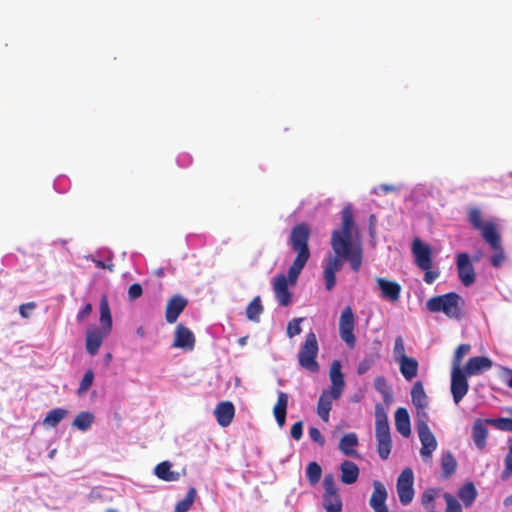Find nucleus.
<instances>
[{
	"instance_id": "1",
	"label": "nucleus",
	"mask_w": 512,
	"mask_h": 512,
	"mask_svg": "<svg viewBox=\"0 0 512 512\" xmlns=\"http://www.w3.org/2000/svg\"><path fill=\"white\" fill-rule=\"evenodd\" d=\"M342 224L331 235V247L334 255H329L323 269L325 287L332 290L336 284V273L340 271L347 260L354 272H358L362 266L363 250L360 244L352 243V232L355 226L353 211L346 206L341 211Z\"/></svg>"
},
{
	"instance_id": "2",
	"label": "nucleus",
	"mask_w": 512,
	"mask_h": 512,
	"mask_svg": "<svg viewBox=\"0 0 512 512\" xmlns=\"http://www.w3.org/2000/svg\"><path fill=\"white\" fill-rule=\"evenodd\" d=\"M311 235L310 227L307 223L296 224L288 238V244L291 249L297 253L292 265L288 269L287 276L279 274L274 277L272 282L273 292L279 305L287 307L292 302V293L288 288V282L295 285L299 275L310 258L309 239Z\"/></svg>"
},
{
	"instance_id": "3",
	"label": "nucleus",
	"mask_w": 512,
	"mask_h": 512,
	"mask_svg": "<svg viewBox=\"0 0 512 512\" xmlns=\"http://www.w3.org/2000/svg\"><path fill=\"white\" fill-rule=\"evenodd\" d=\"M426 306L430 312H443L447 317L459 320L463 317L465 301L459 294L449 292L430 298Z\"/></svg>"
},
{
	"instance_id": "4",
	"label": "nucleus",
	"mask_w": 512,
	"mask_h": 512,
	"mask_svg": "<svg viewBox=\"0 0 512 512\" xmlns=\"http://www.w3.org/2000/svg\"><path fill=\"white\" fill-rule=\"evenodd\" d=\"M412 254L417 267L425 272L424 281L432 284L440 275L438 270H432V248L419 238H415L412 242Z\"/></svg>"
},
{
	"instance_id": "5",
	"label": "nucleus",
	"mask_w": 512,
	"mask_h": 512,
	"mask_svg": "<svg viewBox=\"0 0 512 512\" xmlns=\"http://www.w3.org/2000/svg\"><path fill=\"white\" fill-rule=\"evenodd\" d=\"M375 419V435L378 441L377 452L381 459L386 460L391 452L392 441L388 416L381 405L376 406Z\"/></svg>"
},
{
	"instance_id": "6",
	"label": "nucleus",
	"mask_w": 512,
	"mask_h": 512,
	"mask_svg": "<svg viewBox=\"0 0 512 512\" xmlns=\"http://www.w3.org/2000/svg\"><path fill=\"white\" fill-rule=\"evenodd\" d=\"M318 351L319 347L316 334L309 332L298 354L299 365L309 372L317 373L320 369L319 363L316 360Z\"/></svg>"
},
{
	"instance_id": "7",
	"label": "nucleus",
	"mask_w": 512,
	"mask_h": 512,
	"mask_svg": "<svg viewBox=\"0 0 512 512\" xmlns=\"http://www.w3.org/2000/svg\"><path fill=\"white\" fill-rule=\"evenodd\" d=\"M324 493L322 506L326 512H341L343 503L333 474H327L323 480Z\"/></svg>"
},
{
	"instance_id": "8",
	"label": "nucleus",
	"mask_w": 512,
	"mask_h": 512,
	"mask_svg": "<svg viewBox=\"0 0 512 512\" xmlns=\"http://www.w3.org/2000/svg\"><path fill=\"white\" fill-rule=\"evenodd\" d=\"M355 318L353 310L350 306L343 309L339 319V333L341 339L347 344L350 349H353L356 344L354 335Z\"/></svg>"
},
{
	"instance_id": "9",
	"label": "nucleus",
	"mask_w": 512,
	"mask_h": 512,
	"mask_svg": "<svg viewBox=\"0 0 512 512\" xmlns=\"http://www.w3.org/2000/svg\"><path fill=\"white\" fill-rule=\"evenodd\" d=\"M414 475L411 468H405L397 479V493L402 505L411 503L414 497Z\"/></svg>"
},
{
	"instance_id": "10",
	"label": "nucleus",
	"mask_w": 512,
	"mask_h": 512,
	"mask_svg": "<svg viewBox=\"0 0 512 512\" xmlns=\"http://www.w3.org/2000/svg\"><path fill=\"white\" fill-rule=\"evenodd\" d=\"M467 374L460 367H453L451 372V393L455 404H459L469 390Z\"/></svg>"
},
{
	"instance_id": "11",
	"label": "nucleus",
	"mask_w": 512,
	"mask_h": 512,
	"mask_svg": "<svg viewBox=\"0 0 512 512\" xmlns=\"http://www.w3.org/2000/svg\"><path fill=\"white\" fill-rule=\"evenodd\" d=\"M417 431L422 445L420 455L424 461H430L432 453L437 448L436 438L430 431L428 424H425L424 421L417 426Z\"/></svg>"
},
{
	"instance_id": "12",
	"label": "nucleus",
	"mask_w": 512,
	"mask_h": 512,
	"mask_svg": "<svg viewBox=\"0 0 512 512\" xmlns=\"http://www.w3.org/2000/svg\"><path fill=\"white\" fill-rule=\"evenodd\" d=\"M457 272L461 283L469 287L476 280L475 269L467 253H459L456 260Z\"/></svg>"
},
{
	"instance_id": "13",
	"label": "nucleus",
	"mask_w": 512,
	"mask_h": 512,
	"mask_svg": "<svg viewBox=\"0 0 512 512\" xmlns=\"http://www.w3.org/2000/svg\"><path fill=\"white\" fill-rule=\"evenodd\" d=\"M187 305L188 300L180 294H175L171 298H169L165 310L166 321L169 324L175 323Z\"/></svg>"
},
{
	"instance_id": "14",
	"label": "nucleus",
	"mask_w": 512,
	"mask_h": 512,
	"mask_svg": "<svg viewBox=\"0 0 512 512\" xmlns=\"http://www.w3.org/2000/svg\"><path fill=\"white\" fill-rule=\"evenodd\" d=\"M375 281L381 292L382 298L387 299L393 303L400 299L402 288L398 282L388 280L383 277H377Z\"/></svg>"
},
{
	"instance_id": "15",
	"label": "nucleus",
	"mask_w": 512,
	"mask_h": 512,
	"mask_svg": "<svg viewBox=\"0 0 512 512\" xmlns=\"http://www.w3.org/2000/svg\"><path fill=\"white\" fill-rule=\"evenodd\" d=\"M109 332L97 328L91 327L86 331V350L91 355L94 356L98 353L104 339L108 336Z\"/></svg>"
},
{
	"instance_id": "16",
	"label": "nucleus",
	"mask_w": 512,
	"mask_h": 512,
	"mask_svg": "<svg viewBox=\"0 0 512 512\" xmlns=\"http://www.w3.org/2000/svg\"><path fill=\"white\" fill-rule=\"evenodd\" d=\"M387 490L380 481H374L370 506L375 512H389L386 506Z\"/></svg>"
},
{
	"instance_id": "17",
	"label": "nucleus",
	"mask_w": 512,
	"mask_h": 512,
	"mask_svg": "<svg viewBox=\"0 0 512 512\" xmlns=\"http://www.w3.org/2000/svg\"><path fill=\"white\" fill-rule=\"evenodd\" d=\"M330 381H331V387L328 390L331 392L334 396H341L344 387H345V381H344V375L341 371V363L339 360H334L330 367Z\"/></svg>"
},
{
	"instance_id": "18",
	"label": "nucleus",
	"mask_w": 512,
	"mask_h": 512,
	"mask_svg": "<svg viewBox=\"0 0 512 512\" xmlns=\"http://www.w3.org/2000/svg\"><path fill=\"white\" fill-rule=\"evenodd\" d=\"M174 347L192 350L195 346L193 332L183 324H178L175 329Z\"/></svg>"
},
{
	"instance_id": "19",
	"label": "nucleus",
	"mask_w": 512,
	"mask_h": 512,
	"mask_svg": "<svg viewBox=\"0 0 512 512\" xmlns=\"http://www.w3.org/2000/svg\"><path fill=\"white\" fill-rule=\"evenodd\" d=\"M214 414L218 424L227 427L233 421L235 415V407L230 401H223L217 404Z\"/></svg>"
},
{
	"instance_id": "20",
	"label": "nucleus",
	"mask_w": 512,
	"mask_h": 512,
	"mask_svg": "<svg viewBox=\"0 0 512 512\" xmlns=\"http://www.w3.org/2000/svg\"><path fill=\"white\" fill-rule=\"evenodd\" d=\"M492 365H493V363L488 357L475 356V357H471L467 361L465 368H464L465 369L464 372L468 376L478 375L484 371L489 370L492 367Z\"/></svg>"
},
{
	"instance_id": "21",
	"label": "nucleus",
	"mask_w": 512,
	"mask_h": 512,
	"mask_svg": "<svg viewBox=\"0 0 512 512\" xmlns=\"http://www.w3.org/2000/svg\"><path fill=\"white\" fill-rule=\"evenodd\" d=\"M487 420L477 419L472 426V439L479 450H484L487 444L488 429Z\"/></svg>"
},
{
	"instance_id": "22",
	"label": "nucleus",
	"mask_w": 512,
	"mask_h": 512,
	"mask_svg": "<svg viewBox=\"0 0 512 512\" xmlns=\"http://www.w3.org/2000/svg\"><path fill=\"white\" fill-rule=\"evenodd\" d=\"M340 396H334L328 390H324L317 403V414L324 421H329V414L332 408V402L339 399Z\"/></svg>"
},
{
	"instance_id": "23",
	"label": "nucleus",
	"mask_w": 512,
	"mask_h": 512,
	"mask_svg": "<svg viewBox=\"0 0 512 512\" xmlns=\"http://www.w3.org/2000/svg\"><path fill=\"white\" fill-rule=\"evenodd\" d=\"M340 479L343 484L351 485L355 483L359 477L358 466L349 460H345L340 465Z\"/></svg>"
},
{
	"instance_id": "24",
	"label": "nucleus",
	"mask_w": 512,
	"mask_h": 512,
	"mask_svg": "<svg viewBox=\"0 0 512 512\" xmlns=\"http://www.w3.org/2000/svg\"><path fill=\"white\" fill-rule=\"evenodd\" d=\"M395 426L397 431L404 437L411 434L410 417L406 408L400 407L395 412Z\"/></svg>"
},
{
	"instance_id": "25",
	"label": "nucleus",
	"mask_w": 512,
	"mask_h": 512,
	"mask_svg": "<svg viewBox=\"0 0 512 512\" xmlns=\"http://www.w3.org/2000/svg\"><path fill=\"white\" fill-rule=\"evenodd\" d=\"M288 406V395L285 392L279 391L277 402L273 408V413L276 419V422L280 427L285 425L286 421V411Z\"/></svg>"
},
{
	"instance_id": "26",
	"label": "nucleus",
	"mask_w": 512,
	"mask_h": 512,
	"mask_svg": "<svg viewBox=\"0 0 512 512\" xmlns=\"http://www.w3.org/2000/svg\"><path fill=\"white\" fill-rule=\"evenodd\" d=\"M483 239L490 245L492 249H498L501 245L500 234L493 222H485V226L480 229Z\"/></svg>"
},
{
	"instance_id": "27",
	"label": "nucleus",
	"mask_w": 512,
	"mask_h": 512,
	"mask_svg": "<svg viewBox=\"0 0 512 512\" xmlns=\"http://www.w3.org/2000/svg\"><path fill=\"white\" fill-rule=\"evenodd\" d=\"M100 323H101V329L111 332L112 329V314L108 302V298L106 295H102L100 299Z\"/></svg>"
},
{
	"instance_id": "28",
	"label": "nucleus",
	"mask_w": 512,
	"mask_h": 512,
	"mask_svg": "<svg viewBox=\"0 0 512 512\" xmlns=\"http://www.w3.org/2000/svg\"><path fill=\"white\" fill-rule=\"evenodd\" d=\"M400 372L407 381H411L418 374V361L413 357H407L399 361Z\"/></svg>"
},
{
	"instance_id": "29",
	"label": "nucleus",
	"mask_w": 512,
	"mask_h": 512,
	"mask_svg": "<svg viewBox=\"0 0 512 512\" xmlns=\"http://www.w3.org/2000/svg\"><path fill=\"white\" fill-rule=\"evenodd\" d=\"M171 463L169 461H163L155 467V475L164 481L173 482L177 481L180 477L178 472L171 470Z\"/></svg>"
},
{
	"instance_id": "30",
	"label": "nucleus",
	"mask_w": 512,
	"mask_h": 512,
	"mask_svg": "<svg viewBox=\"0 0 512 512\" xmlns=\"http://www.w3.org/2000/svg\"><path fill=\"white\" fill-rule=\"evenodd\" d=\"M358 445V438L355 433L345 434L339 442V449L345 456H358L357 452L353 449Z\"/></svg>"
},
{
	"instance_id": "31",
	"label": "nucleus",
	"mask_w": 512,
	"mask_h": 512,
	"mask_svg": "<svg viewBox=\"0 0 512 512\" xmlns=\"http://www.w3.org/2000/svg\"><path fill=\"white\" fill-rule=\"evenodd\" d=\"M458 497L466 508L472 506L477 497V490L472 482H467L458 490Z\"/></svg>"
},
{
	"instance_id": "32",
	"label": "nucleus",
	"mask_w": 512,
	"mask_h": 512,
	"mask_svg": "<svg viewBox=\"0 0 512 512\" xmlns=\"http://www.w3.org/2000/svg\"><path fill=\"white\" fill-rule=\"evenodd\" d=\"M411 399L416 408H427L428 399L424 391L423 385L417 381L411 389Z\"/></svg>"
},
{
	"instance_id": "33",
	"label": "nucleus",
	"mask_w": 512,
	"mask_h": 512,
	"mask_svg": "<svg viewBox=\"0 0 512 512\" xmlns=\"http://www.w3.org/2000/svg\"><path fill=\"white\" fill-rule=\"evenodd\" d=\"M68 415V411L63 408H54L50 410L46 417L43 420V425L45 427H56L66 416Z\"/></svg>"
},
{
	"instance_id": "34",
	"label": "nucleus",
	"mask_w": 512,
	"mask_h": 512,
	"mask_svg": "<svg viewBox=\"0 0 512 512\" xmlns=\"http://www.w3.org/2000/svg\"><path fill=\"white\" fill-rule=\"evenodd\" d=\"M264 308L261 304L260 296H256L253 300L248 304L246 308V316L250 321L259 322L260 315L263 313Z\"/></svg>"
},
{
	"instance_id": "35",
	"label": "nucleus",
	"mask_w": 512,
	"mask_h": 512,
	"mask_svg": "<svg viewBox=\"0 0 512 512\" xmlns=\"http://www.w3.org/2000/svg\"><path fill=\"white\" fill-rule=\"evenodd\" d=\"M442 475L445 478L452 476L457 468V462L452 453L447 452L441 458Z\"/></svg>"
},
{
	"instance_id": "36",
	"label": "nucleus",
	"mask_w": 512,
	"mask_h": 512,
	"mask_svg": "<svg viewBox=\"0 0 512 512\" xmlns=\"http://www.w3.org/2000/svg\"><path fill=\"white\" fill-rule=\"evenodd\" d=\"M197 496V491L194 487H190L184 499L179 501L174 509V512H188L192 507Z\"/></svg>"
},
{
	"instance_id": "37",
	"label": "nucleus",
	"mask_w": 512,
	"mask_h": 512,
	"mask_svg": "<svg viewBox=\"0 0 512 512\" xmlns=\"http://www.w3.org/2000/svg\"><path fill=\"white\" fill-rule=\"evenodd\" d=\"M94 422V415L90 412H80L73 421V426L81 431H86Z\"/></svg>"
},
{
	"instance_id": "38",
	"label": "nucleus",
	"mask_w": 512,
	"mask_h": 512,
	"mask_svg": "<svg viewBox=\"0 0 512 512\" xmlns=\"http://www.w3.org/2000/svg\"><path fill=\"white\" fill-rule=\"evenodd\" d=\"M306 476L309 484L311 486H315L320 481L322 476L321 466L315 461L310 462L306 468Z\"/></svg>"
},
{
	"instance_id": "39",
	"label": "nucleus",
	"mask_w": 512,
	"mask_h": 512,
	"mask_svg": "<svg viewBox=\"0 0 512 512\" xmlns=\"http://www.w3.org/2000/svg\"><path fill=\"white\" fill-rule=\"evenodd\" d=\"M504 466L500 477L502 481H507L512 477V438L508 440V453L504 458Z\"/></svg>"
},
{
	"instance_id": "40",
	"label": "nucleus",
	"mask_w": 512,
	"mask_h": 512,
	"mask_svg": "<svg viewBox=\"0 0 512 512\" xmlns=\"http://www.w3.org/2000/svg\"><path fill=\"white\" fill-rule=\"evenodd\" d=\"M93 380H94V372L91 369H89L85 372V374L80 382L79 388L77 390V394L79 396H81L84 393H86L89 390V388L92 386Z\"/></svg>"
},
{
	"instance_id": "41",
	"label": "nucleus",
	"mask_w": 512,
	"mask_h": 512,
	"mask_svg": "<svg viewBox=\"0 0 512 512\" xmlns=\"http://www.w3.org/2000/svg\"><path fill=\"white\" fill-rule=\"evenodd\" d=\"M393 356L396 362L407 358L408 356L405 354V344L402 336H398L395 339L394 347H393Z\"/></svg>"
},
{
	"instance_id": "42",
	"label": "nucleus",
	"mask_w": 512,
	"mask_h": 512,
	"mask_svg": "<svg viewBox=\"0 0 512 512\" xmlns=\"http://www.w3.org/2000/svg\"><path fill=\"white\" fill-rule=\"evenodd\" d=\"M468 218L471 225L477 230L485 226V223L482 221V213L478 208H471L468 213Z\"/></svg>"
},
{
	"instance_id": "43",
	"label": "nucleus",
	"mask_w": 512,
	"mask_h": 512,
	"mask_svg": "<svg viewBox=\"0 0 512 512\" xmlns=\"http://www.w3.org/2000/svg\"><path fill=\"white\" fill-rule=\"evenodd\" d=\"M443 498L446 501V509L445 512H462L461 505L459 501L450 493H445Z\"/></svg>"
},
{
	"instance_id": "44",
	"label": "nucleus",
	"mask_w": 512,
	"mask_h": 512,
	"mask_svg": "<svg viewBox=\"0 0 512 512\" xmlns=\"http://www.w3.org/2000/svg\"><path fill=\"white\" fill-rule=\"evenodd\" d=\"M471 346L469 344H460L455 350L453 356V367H460L463 357L470 351Z\"/></svg>"
},
{
	"instance_id": "45",
	"label": "nucleus",
	"mask_w": 512,
	"mask_h": 512,
	"mask_svg": "<svg viewBox=\"0 0 512 512\" xmlns=\"http://www.w3.org/2000/svg\"><path fill=\"white\" fill-rule=\"evenodd\" d=\"M487 422L499 430L512 432V418L487 419Z\"/></svg>"
},
{
	"instance_id": "46",
	"label": "nucleus",
	"mask_w": 512,
	"mask_h": 512,
	"mask_svg": "<svg viewBox=\"0 0 512 512\" xmlns=\"http://www.w3.org/2000/svg\"><path fill=\"white\" fill-rule=\"evenodd\" d=\"M303 321V318H294L287 325V335L292 338L296 335H299L302 331L300 323Z\"/></svg>"
},
{
	"instance_id": "47",
	"label": "nucleus",
	"mask_w": 512,
	"mask_h": 512,
	"mask_svg": "<svg viewBox=\"0 0 512 512\" xmlns=\"http://www.w3.org/2000/svg\"><path fill=\"white\" fill-rule=\"evenodd\" d=\"M494 254L490 258V263L493 267H500L505 260V253L502 245H499L498 249H493Z\"/></svg>"
},
{
	"instance_id": "48",
	"label": "nucleus",
	"mask_w": 512,
	"mask_h": 512,
	"mask_svg": "<svg viewBox=\"0 0 512 512\" xmlns=\"http://www.w3.org/2000/svg\"><path fill=\"white\" fill-rule=\"evenodd\" d=\"M436 497V490L435 489H427L423 492L421 496V502L422 505L425 507H428L429 505H433V501Z\"/></svg>"
},
{
	"instance_id": "49",
	"label": "nucleus",
	"mask_w": 512,
	"mask_h": 512,
	"mask_svg": "<svg viewBox=\"0 0 512 512\" xmlns=\"http://www.w3.org/2000/svg\"><path fill=\"white\" fill-rule=\"evenodd\" d=\"M142 294H143V289L139 283H134L129 287V290H128L129 300L134 301V300L138 299L139 297H141Z\"/></svg>"
},
{
	"instance_id": "50",
	"label": "nucleus",
	"mask_w": 512,
	"mask_h": 512,
	"mask_svg": "<svg viewBox=\"0 0 512 512\" xmlns=\"http://www.w3.org/2000/svg\"><path fill=\"white\" fill-rule=\"evenodd\" d=\"M290 434L294 440H297V441L300 440L303 435V422L302 421L295 422L291 427Z\"/></svg>"
},
{
	"instance_id": "51",
	"label": "nucleus",
	"mask_w": 512,
	"mask_h": 512,
	"mask_svg": "<svg viewBox=\"0 0 512 512\" xmlns=\"http://www.w3.org/2000/svg\"><path fill=\"white\" fill-rule=\"evenodd\" d=\"M309 436L312 441L319 444L321 447L325 444V438L322 436L321 432L316 427L309 428Z\"/></svg>"
},
{
	"instance_id": "52",
	"label": "nucleus",
	"mask_w": 512,
	"mask_h": 512,
	"mask_svg": "<svg viewBox=\"0 0 512 512\" xmlns=\"http://www.w3.org/2000/svg\"><path fill=\"white\" fill-rule=\"evenodd\" d=\"M36 307V304L34 302H28L21 304L19 306V313L23 318H29L31 311H33Z\"/></svg>"
},
{
	"instance_id": "53",
	"label": "nucleus",
	"mask_w": 512,
	"mask_h": 512,
	"mask_svg": "<svg viewBox=\"0 0 512 512\" xmlns=\"http://www.w3.org/2000/svg\"><path fill=\"white\" fill-rule=\"evenodd\" d=\"M373 363L372 358H364L357 366V373L359 375L365 374L372 367Z\"/></svg>"
},
{
	"instance_id": "54",
	"label": "nucleus",
	"mask_w": 512,
	"mask_h": 512,
	"mask_svg": "<svg viewBox=\"0 0 512 512\" xmlns=\"http://www.w3.org/2000/svg\"><path fill=\"white\" fill-rule=\"evenodd\" d=\"M91 313L92 305L90 303L85 304L84 307L77 314V321L79 323L83 322L87 317L90 316Z\"/></svg>"
},
{
	"instance_id": "55",
	"label": "nucleus",
	"mask_w": 512,
	"mask_h": 512,
	"mask_svg": "<svg viewBox=\"0 0 512 512\" xmlns=\"http://www.w3.org/2000/svg\"><path fill=\"white\" fill-rule=\"evenodd\" d=\"M417 409V426L424 421L425 424H427L428 421V415L425 411L426 408H416Z\"/></svg>"
},
{
	"instance_id": "56",
	"label": "nucleus",
	"mask_w": 512,
	"mask_h": 512,
	"mask_svg": "<svg viewBox=\"0 0 512 512\" xmlns=\"http://www.w3.org/2000/svg\"><path fill=\"white\" fill-rule=\"evenodd\" d=\"M376 190H381L385 193H388V192L396 191L397 188L394 185L382 184V185L378 186Z\"/></svg>"
},
{
	"instance_id": "57",
	"label": "nucleus",
	"mask_w": 512,
	"mask_h": 512,
	"mask_svg": "<svg viewBox=\"0 0 512 512\" xmlns=\"http://www.w3.org/2000/svg\"><path fill=\"white\" fill-rule=\"evenodd\" d=\"M95 264H96V267H97V268H99V269H106V268H108V269H110V270H111V267H112V266H108V265H106V264H105L103 261H101V260H95Z\"/></svg>"
},
{
	"instance_id": "58",
	"label": "nucleus",
	"mask_w": 512,
	"mask_h": 512,
	"mask_svg": "<svg viewBox=\"0 0 512 512\" xmlns=\"http://www.w3.org/2000/svg\"><path fill=\"white\" fill-rule=\"evenodd\" d=\"M136 334L139 336V337H144L146 332H145V328L143 326H140L137 328L136 330Z\"/></svg>"
},
{
	"instance_id": "59",
	"label": "nucleus",
	"mask_w": 512,
	"mask_h": 512,
	"mask_svg": "<svg viewBox=\"0 0 512 512\" xmlns=\"http://www.w3.org/2000/svg\"><path fill=\"white\" fill-rule=\"evenodd\" d=\"M505 505H512V494L504 500Z\"/></svg>"
},
{
	"instance_id": "60",
	"label": "nucleus",
	"mask_w": 512,
	"mask_h": 512,
	"mask_svg": "<svg viewBox=\"0 0 512 512\" xmlns=\"http://www.w3.org/2000/svg\"><path fill=\"white\" fill-rule=\"evenodd\" d=\"M379 382L384 383L385 382L384 378H382V377L377 378L376 383H379Z\"/></svg>"
},
{
	"instance_id": "61",
	"label": "nucleus",
	"mask_w": 512,
	"mask_h": 512,
	"mask_svg": "<svg viewBox=\"0 0 512 512\" xmlns=\"http://www.w3.org/2000/svg\"><path fill=\"white\" fill-rule=\"evenodd\" d=\"M375 220H376L375 216L371 215L370 216V223L373 224Z\"/></svg>"
},
{
	"instance_id": "62",
	"label": "nucleus",
	"mask_w": 512,
	"mask_h": 512,
	"mask_svg": "<svg viewBox=\"0 0 512 512\" xmlns=\"http://www.w3.org/2000/svg\"><path fill=\"white\" fill-rule=\"evenodd\" d=\"M427 512H434V505H432L431 510Z\"/></svg>"
},
{
	"instance_id": "63",
	"label": "nucleus",
	"mask_w": 512,
	"mask_h": 512,
	"mask_svg": "<svg viewBox=\"0 0 512 512\" xmlns=\"http://www.w3.org/2000/svg\"><path fill=\"white\" fill-rule=\"evenodd\" d=\"M111 358V354H107L106 359Z\"/></svg>"
},
{
	"instance_id": "64",
	"label": "nucleus",
	"mask_w": 512,
	"mask_h": 512,
	"mask_svg": "<svg viewBox=\"0 0 512 512\" xmlns=\"http://www.w3.org/2000/svg\"><path fill=\"white\" fill-rule=\"evenodd\" d=\"M108 512H116V511L110 509V510H108Z\"/></svg>"
}]
</instances>
